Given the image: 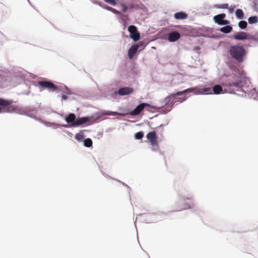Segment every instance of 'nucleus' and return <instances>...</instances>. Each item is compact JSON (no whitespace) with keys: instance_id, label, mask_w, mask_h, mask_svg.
<instances>
[{"instance_id":"f257e3e1","label":"nucleus","mask_w":258,"mask_h":258,"mask_svg":"<svg viewBox=\"0 0 258 258\" xmlns=\"http://www.w3.org/2000/svg\"><path fill=\"white\" fill-rule=\"evenodd\" d=\"M193 92L195 95H205L211 93V88H200L198 87L190 88L182 91L177 92L175 93L170 94L166 98V102H169L171 97H175V96H179L182 95L184 93Z\"/></svg>"},{"instance_id":"f03ea898","label":"nucleus","mask_w":258,"mask_h":258,"mask_svg":"<svg viewBox=\"0 0 258 258\" xmlns=\"http://www.w3.org/2000/svg\"><path fill=\"white\" fill-rule=\"evenodd\" d=\"M120 8L121 15L123 17H128L127 15H123L127 12H133L141 8L140 5L138 4L135 0H122L118 3Z\"/></svg>"},{"instance_id":"7ed1b4c3","label":"nucleus","mask_w":258,"mask_h":258,"mask_svg":"<svg viewBox=\"0 0 258 258\" xmlns=\"http://www.w3.org/2000/svg\"><path fill=\"white\" fill-rule=\"evenodd\" d=\"M229 52L231 57L238 62L243 61L246 52L244 48L238 45H233L230 47Z\"/></svg>"},{"instance_id":"20e7f679","label":"nucleus","mask_w":258,"mask_h":258,"mask_svg":"<svg viewBox=\"0 0 258 258\" xmlns=\"http://www.w3.org/2000/svg\"><path fill=\"white\" fill-rule=\"evenodd\" d=\"M20 110V107L13 103L12 100H8L0 98V113H12L17 112Z\"/></svg>"},{"instance_id":"39448f33","label":"nucleus","mask_w":258,"mask_h":258,"mask_svg":"<svg viewBox=\"0 0 258 258\" xmlns=\"http://www.w3.org/2000/svg\"><path fill=\"white\" fill-rule=\"evenodd\" d=\"M146 138L152 146V150L153 151L158 150L159 149V145L156 132L153 131L148 133L146 135Z\"/></svg>"},{"instance_id":"423d86ee","label":"nucleus","mask_w":258,"mask_h":258,"mask_svg":"<svg viewBox=\"0 0 258 258\" xmlns=\"http://www.w3.org/2000/svg\"><path fill=\"white\" fill-rule=\"evenodd\" d=\"M176 96H175V97H171V98H170L169 102L167 103L166 102V100H164L165 104L166 105H167L166 107H170L169 108L166 109V110H165L164 111L168 112L169 110H170L171 108L172 107V106L174 103L176 102L181 103L186 99V97L185 96L175 98ZM165 100H166V98L165 99Z\"/></svg>"},{"instance_id":"0eeeda50","label":"nucleus","mask_w":258,"mask_h":258,"mask_svg":"<svg viewBox=\"0 0 258 258\" xmlns=\"http://www.w3.org/2000/svg\"><path fill=\"white\" fill-rule=\"evenodd\" d=\"M130 37L134 41H137L140 38V33L137 28L134 25H131L128 27Z\"/></svg>"},{"instance_id":"6e6552de","label":"nucleus","mask_w":258,"mask_h":258,"mask_svg":"<svg viewBox=\"0 0 258 258\" xmlns=\"http://www.w3.org/2000/svg\"><path fill=\"white\" fill-rule=\"evenodd\" d=\"M38 84L43 89H47L52 91L57 89V86L50 81H40L38 82Z\"/></svg>"},{"instance_id":"1a4fd4ad","label":"nucleus","mask_w":258,"mask_h":258,"mask_svg":"<svg viewBox=\"0 0 258 258\" xmlns=\"http://www.w3.org/2000/svg\"><path fill=\"white\" fill-rule=\"evenodd\" d=\"M226 17V14L222 13L217 15L214 17V20L215 23L220 25H227L229 24V21L227 20H224Z\"/></svg>"},{"instance_id":"9d476101","label":"nucleus","mask_w":258,"mask_h":258,"mask_svg":"<svg viewBox=\"0 0 258 258\" xmlns=\"http://www.w3.org/2000/svg\"><path fill=\"white\" fill-rule=\"evenodd\" d=\"M147 107L152 108L149 104L146 103H141L137 106L133 111H132L130 114L132 115H138L144 110V109Z\"/></svg>"},{"instance_id":"9b49d317","label":"nucleus","mask_w":258,"mask_h":258,"mask_svg":"<svg viewBox=\"0 0 258 258\" xmlns=\"http://www.w3.org/2000/svg\"><path fill=\"white\" fill-rule=\"evenodd\" d=\"M91 119V117L85 116L78 118L76 121L73 122V126H77L85 124Z\"/></svg>"},{"instance_id":"f8f14e48","label":"nucleus","mask_w":258,"mask_h":258,"mask_svg":"<svg viewBox=\"0 0 258 258\" xmlns=\"http://www.w3.org/2000/svg\"><path fill=\"white\" fill-rule=\"evenodd\" d=\"M180 34L176 31H173L169 33L168 39L170 42H174L179 39Z\"/></svg>"},{"instance_id":"ddd939ff","label":"nucleus","mask_w":258,"mask_h":258,"mask_svg":"<svg viewBox=\"0 0 258 258\" xmlns=\"http://www.w3.org/2000/svg\"><path fill=\"white\" fill-rule=\"evenodd\" d=\"M134 91V89L130 87H123L120 88L118 90V93L120 95H125L132 93Z\"/></svg>"},{"instance_id":"4468645a","label":"nucleus","mask_w":258,"mask_h":258,"mask_svg":"<svg viewBox=\"0 0 258 258\" xmlns=\"http://www.w3.org/2000/svg\"><path fill=\"white\" fill-rule=\"evenodd\" d=\"M233 38L238 40H243L248 39L247 34L244 32L235 33L233 35Z\"/></svg>"},{"instance_id":"2eb2a0df","label":"nucleus","mask_w":258,"mask_h":258,"mask_svg":"<svg viewBox=\"0 0 258 258\" xmlns=\"http://www.w3.org/2000/svg\"><path fill=\"white\" fill-rule=\"evenodd\" d=\"M138 46L137 45H132L128 51V56L130 58H132L134 55L137 52L138 49Z\"/></svg>"},{"instance_id":"dca6fc26","label":"nucleus","mask_w":258,"mask_h":258,"mask_svg":"<svg viewBox=\"0 0 258 258\" xmlns=\"http://www.w3.org/2000/svg\"><path fill=\"white\" fill-rule=\"evenodd\" d=\"M98 4L102 8L106 9L108 11H109L112 12L113 14H115L116 15H121V12H120L119 11H118L114 8H112L109 6L101 4V3H98Z\"/></svg>"},{"instance_id":"f3484780","label":"nucleus","mask_w":258,"mask_h":258,"mask_svg":"<svg viewBox=\"0 0 258 258\" xmlns=\"http://www.w3.org/2000/svg\"><path fill=\"white\" fill-rule=\"evenodd\" d=\"M223 93L222 87L219 85H215L213 89H211V93L209 94H212L214 93L215 94H219Z\"/></svg>"},{"instance_id":"a211bd4d","label":"nucleus","mask_w":258,"mask_h":258,"mask_svg":"<svg viewBox=\"0 0 258 258\" xmlns=\"http://www.w3.org/2000/svg\"><path fill=\"white\" fill-rule=\"evenodd\" d=\"M174 17L176 20H183L187 18V15L184 12H180L175 13Z\"/></svg>"},{"instance_id":"6ab92c4d","label":"nucleus","mask_w":258,"mask_h":258,"mask_svg":"<svg viewBox=\"0 0 258 258\" xmlns=\"http://www.w3.org/2000/svg\"><path fill=\"white\" fill-rule=\"evenodd\" d=\"M228 86L230 88H235L237 90L240 89L242 87L241 81H237L234 83H229Z\"/></svg>"},{"instance_id":"aec40b11","label":"nucleus","mask_w":258,"mask_h":258,"mask_svg":"<svg viewBox=\"0 0 258 258\" xmlns=\"http://www.w3.org/2000/svg\"><path fill=\"white\" fill-rule=\"evenodd\" d=\"M76 120V116L74 113H70L66 118V121L68 123H71L72 126H73V122H75Z\"/></svg>"},{"instance_id":"412c9836","label":"nucleus","mask_w":258,"mask_h":258,"mask_svg":"<svg viewBox=\"0 0 258 258\" xmlns=\"http://www.w3.org/2000/svg\"><path fill=\"white\" fill-rule=\"evenodd\" d=\"M235 15L237 19H242L244 17V13L241 9H237L235 11Z\"/></svg>"},{"instance_id":"4be33fe9","label":"nucleus","mask_w":258,"mask_h":258,"mask_svg":"<svg viewBox=\"0 0 258 258\" xmlns=\"http://www.w3.org/2000/svg\"><path fill=\"white\" fill-rule=\"evenodd\" d=\"M232 30V27L230 26H226L220 28V30L222 32L228 33L230 32Z\"/></svg>"},{"instance_id":"5701e85b","label":"nucleus","mask_w":258,"mask_h":258,"mask_svg":"<svg viewBox=\"0 0 258 258\" xmlns=\"http://www.w3.org/2000/svg\"><path fill=\"white\" fill-rule=\"evenodd\" d=\"M248 21L250 24L256 23L258 22V18L256 16L250 17L248 19Z\"/></svg>"},{"instance_id":"b1692460","label":"nucleus","mask_w":258,"mask_h":258,"mask_svg":"<svg viewBox=\"0 0 258 258\" xmlns=\"http://www.w3.org/2000/svg\"><path fill=\"white\" fill-rule=\"evenodd\" d=\"M84 145L87 147H90L92 145V140L88 138L84 141Z\"/></svg>"},{"instance_id":"393cba45","label":"nucleus","mask_w":258,"mask_h":258,"mask_svg":"<svg viewBox=\"0 0 258 258\" xmlns=\"http://www.w3.org/2000/svg\"><path fill=\"white\" fill-rule=\"evenodd\" d=\"M247 22L244 21H241L238 23L239 27L241 29H245L247 27Z\"/></svg>"},{"instance_id":"a878e982","label":"nucleus","mask_w":258,"mask_h":258,"mask_svg":"<svg viewBox=\"0 0 258 258\" xmlns=\"http://www.w3.org/2000/svg\"><path fill=\"white\" fill-rule=\"evenodd\" d=\"M228 4H224L221 5H215V7L217 9H227L228 8Z\"/></svg>"},{"instance_id":"bb28decb","label":"nucleus","mask_w":258,"mask_h":258,"mask_svg":"<svg viewBox=\"0 0 258 258\" xmlns=\"http://www.w3.org/2000/svg\"><path fill=\"white\" fill-rule=\"evenodd\" d=\"M144 136L143 132H139L135 134V138L137 140L142 139Z\"/></svg>"},{"instance_id":"cd10ccee","label":"nucleus","mask_w":258,"mask_h":258,"mask_svg":"<svg viewBox=\"0 0 258 258\" xmlns=\"http://www.w3.org/2000/svg\"><path fill=\"white\" fill-rule=\"evenodd\" d=\"M190 208H191V206H190V205L188 204H186L184 205V206L183 207L179 208L176 211H182V210H186V209H190Z\"/></svg>"},{"instance_id":"c85d7f7f","label":"nucleus","mask_w":258,"mask_h":258,"mask_svg":"<svg viewBox=\"0 0 258 258\" xmlns=\"http://www.w3.org/2000/svg\"><path fill=\"white\" fill-rule=\"evenodd\" d=\"M106 3L112 5V6H116L117 3L115 1V0H103Z\"/></svg>"},{"instance_id":"c756f323","label":"nucleus","mask_w":258,"mask_h":258,"mask_svg":"<svg viewBox=\"0 0 258 258\" xmlns=\"http://www.w3.org/2000/svg\"><path fill=\"white\" fill-rule=\"evenodd\" d=\"M236 7L234 5H231L230 7L228 6V10L229 11V12L230 13H232L234 12V9H235Z\"/></svg>"},{"instance_id":"7c9ffc66","label":"nucleus","mask_w":258,"mask_h":258,"mask_svg":"<svg viewBox=\"0 0 258 258\" xmlns=\"http://www.w3.org/2000/svg\"><path fill=\"white\" fill-rule=\"evenodd\" d=\"M75 139L78 141H81L83 139V135L81 134H77L75 135Z\"/></svg>"},{"instance_id":"2f4dec72","label":"nucleus","mask_w":258,"mask_h":258,"mask_svg":"<svg viewBox=\"0 0 258 258\" xmlns=\"http://www.w3.org/2000/svg\"><path fill=\"white\" fill-rule=\"evenodd\" d=\"M62 97L63 99H67L68 98V97L66 95H63Z\"/></svg>"},{"instance_id":"473e14b6","label":"nucleus","mask_w":258,"mask_h":258,"mask_svg":"<svg viewBox=\"0 0 258 258\" xmlns=\"http://www.w3.org/2000/svg\"><path fill=\"white\" fill-rule=\"evenodd\" d=\"M112 114H118V113H117V112H113L112 113Z\"/></svg>"},{"instance_id":"72a5a7b5","label":"nucleus","mask_w":258,"mask_h":258,"mask_svg":"<svg viewBox=\"0 0 258 258\" xmlns=\"http://www.w3.org/2000/svg\"><path fill=\"white\" fill-rule=\"evenodd\" d=\"M187 199L188 200H191L192 199V198L191 197H189L187 198Z\"/></svg>"}]
</instances>
